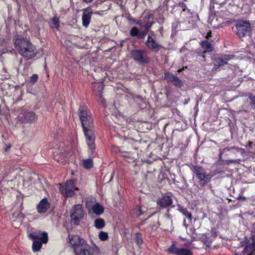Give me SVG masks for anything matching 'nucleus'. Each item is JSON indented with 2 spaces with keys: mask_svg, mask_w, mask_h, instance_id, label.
<instances>
[{
  "mask_svg": "<svg viewBox=\"0 0 255 255\" xmlns=\"http://www.w3.org/2000/svg\"><path fill=\"white\" fill-rule=\"evenodd\" d=\"M14 46L17 52L26 60L33 58L37 54L35 46L29 39L21 36L14 39Z\"/></svg>",
  "mask_w": 255,
  "mask_h": 255,
  "instance_id": "nucleus-1",
  "label": "nucleus"
},
{
  "mask_svg": "<svg viewBox=\"0 0 255 255\" xmlns=\"http://www.w3.org/2000/svg\"><path fill=\"white\" fill-rule=\"evenodd\" d=\"M193 172L195 175V185L199 189H202L209 183L213 176L200 166H193Z\"/></svg>",
  "mask_w": 255,
  "mask_h": 255,
  "instance_id": "nucleus-2",
  "label": "nucleus"
},
{
  "mask_svg": "<svg viewBox=\"0 0 255 255\" xmlns=\"http://www.w3.org/2000/svg\"><path fill=\"white\" fill-rule=\"evenodd\" d=\"M130 57L139 64L148 63L150 61L144 50L133 49L130 52Z\"/></svg>",
  "mask_w": 255,
  "mask_h": 255,
  "instance_id": "nucleus-3",
  "label": "nucleus"
},
{
  "mask_svg": "<svg viewBox=\"0 0 255 255\" xmlns=\"http://www.w3.org/2000/svg\"><path fill=\"white\" fill-rule=\"evenodd\" d=\"M59 185L60 193L67 197L72 196L74 194V191L78 190V188L75 187L74 182L72 180L67 181L65 186L61 184H59Z\"/></svg>",
  "mask_w": 255,
  "mask_h": 255,
  "instance_id": "nucleus-4",
  "label": "nucleus"
},
{
  "mask_svg": "<svg viewBox=\"0 0 255 255\" xmlns=\"http://www.w3.org/2000/svg\"><path fill=\"white\" fill-rule=\"evenodd\" d=\"M83 216L84 212L82 205H74L71 210L70 217L72 222L74 224L78 225Z\"/></svg>",
  "mask_w": 255,
  "mask_h": 255,
  "instance_id": "nucleus-5",
  "label": "nucleus"
},
{
  "mask_svg": "<svg viewBox=\"0 0 255 255\" xmlns=\"http://www.w3.org/2000/svg\"><path fill=\"white\" fill-rule=\"evenodd\" d=\"M237 34L240 37H244L250 33L251 24L249 21L239 20L236 24Z\"/></svg>",
  "mask_w": 255,
  "mask_h": 255,
  "instance_id": "nucleus-6",
  "label": "nucleus"
},
{
  "mask_svg": "<svg viewBox=\"0 0 255 255\" xmlns=\"http://www.w3.org/2000/svg\"><path fill=\"white\" fill-rule=\"evenodd\" d=\"M69 242L73 247L74 252L81 247L86 241L77 235H71L68 236Z\"/></svg>",
  "mask_w": 255,
  "mask_h": 255,
  "instance_id": "nucleus-7",
  "label": "nucleus"
},
{
  "mask_svg": "<svg viewBox=\"0 0 255 255\" xmlns=\"http://www.w3.org/2000/svg\"><path fill=\"white\" fill-rule=\"evenodd\" d=\"M153 34V32H151L150 34L148 35L147 39L145 42V44L151 51L157 52L160 50L161 45L154 40L152 36Z\"/></svg>",
  "mask_w": 255,
  "mask_h": 255,
  "instance_id": "nucleus-8",
  "label": "nucleus"
},
{
  "mask_svg": "<svg viewBox=\"0 0 255 255\" xmlns=\"http://www.w3.org/2000/svg\"><path fill=\"white\" fill-rule=\"evenodd\" d=\"M227 152H230L231 154L237 156L238 153H240L243 155L245 153V151L244 149L237 146H228L220 150L219 158H221L222 155Z\"/></svg>",
  "mask_w": 255,
  "mask_h": 255,
  "instance_id": "nucleus-9",
  "label": "nucleus"
},
{
  "mask_svg": "<svg viewBox=\"0 0 255 255\" xmlns=\"http://www.w3.org/2000/svg\"><path fill=\"white\" fill-rule=\"evenodd\" d=\"M28 237L33 241H41L43 244H45L48 241V235L46 232L40 231L32 232L29 234Z\"/></svg>",
  "mask_w": 255,
  "mask_h": 255,
  "instance_id": "nucleus-10",
  "label": "nucleus"
},
{
  "mask_svg": "<svg viewBox=\"0 0 255 255\" xmlns=\"http://www.w3.org/2000/svg\"><path fill=\"white\" fill-rule=\"evenodd\" d=\"M95 249H98L97 246H95L94 248L92 249L86 242L75 253L76 255H93V250Z\"/></svg>",
  "mask_w": 255,
  "mask_h": 255,
  "instance_id": "nucleus-11",
  "label": "nucleus"
},
{
  "mask_svg": "<svg viewBox=\"0 0 255 255\" xmlns=\"http://www.w3.org/2000/svg\"><path fill=\"white\" fill-rule=\"evenodd\" d=\"M17 119L20 123H32L36 119V116L32 112H26L19 115Z\"/></svg>",
  "mask_w": 255,
  "mask_h": 255,
  "instance_id": "nucleus-12",
  "label": "nucleus"
},
{
  "mask_svg": "<svg viewBox=\"0 0 255 255\" xmlns=\"http://www.w3.org/2000/svg\"><path fill=\"white\" fill-rule=\"evenodd\" d=\"M164 79L167 80V82L172 83L176 87H181L183 86L182 80L171 73H165Z\"/></svg>",
  "mask_w": 255,
  "mask_h": 255,
  "instance_id": "nucleus-13",
  "label": "nucleus"
},
{
  "mask_svg": "<svg viewBox=\"0 0 255 255\" xmlns=\"http://www.w3.org/2000/svg\"><path fill=\"white\" fill-rule=\"evenodd\" d=\"M93 12L91 7H88L83 9L82 17V25L85 27H87L91 21Z\"/></svg>",
  "mask_w": 255,
  "mask_h": 255,
  "instance_id": "nucleus-14",
  "label": "nucleus"
},
{
  "mask_svg": "<svg viewBox=\"0 0 255 255\" xmlns=\"http://www.w3.org/2000/svg\"><path fill=\"white\" fill-rule=\"evenodd\" d=\"M85 136L87 139V143L89 147L90 154L93 153L95 149V136L93 133L90 131L88 133L85 132Z\"/></svg>",
  "mask_w": 255,
  "mask_h": 255,
  "instance_id": "nucleus-15",
  "label": "nucleus"
},
{
  "mask_svg": "<svg viewBox=\"0 0 255 255\" xmlns=\"http://www.w3.org/2000/svg\"><path fill=\"white\" fill-rule=\"evenodd\" d=\"M233 57V55H225L222 57H217L215 58V65L218 67L224 66L227 64L228 61L232 59Z\"/></svg>",
  "mask_w": 255,
  "mask_h": 255,
  "instance_id": "nucleus-16",
  "label": "nucleus"
},
{
  "mask_svg": "<svg viewBox=\"0 0 255 255\" xmlns=\"http://www.w3.org/2000/svg\"><path fill=\"white\" fill-rule=\"evenodd\" d=\"M172 204V199L171 196L164 195L159 198L157 200V204L161 207L165 208Z\"/></svg>",
  "mask_w": 255,
  "mask_h": 255,
  "instance_id": "nucleus-17",
  "label": "nucleus"
},
{
  "mask_svg": "<svg viewBox=\"0 0 255 255\" xmlns=\"http://www.w3.org/2000/svg\"><path fill=\"white\" fill-rule=\"evenodd\" d=\"M81 123L84 134H85V132L86 131L88 133L90 131L92 133L94 132L93 120L91 116L89 117L87 120H85L84 122H81Z\"/></svg>",
  "mask_w": 255,
  "mask_h": 255,
  "instance_id": "nucleus-18",
  "label": "nucleus"
},
{
  "mask_svg": "<svg viewBox=\"0 0 255 255\" xmlns=\"http://www.w3.org/2000/svg\"><path fill=\"white\" fill-rule=\"evenodd\" d=\"M81 123L84 134H85V132L86 131L88 133L90 131L92 133L94 132L93 120L91 116L89 117L87 120H85L84 122H81Z\"/></svg>",
  "mask_w": 255,
  "mask_h": 255,
  "instance_id": "nucleus-19",
  "label": "nucleus"
},
{
  "mask_svg": "<svg viewBox=\"0 0 255 255\" xmlns=\"http://www.w3.org/2000/svg\"><path fill=\"white\" fill-rule=\"evenodd\" d=\"M49 203L46 198H44L38 203L37 206V209L38 213H45L49 207Z\"/></svg>",
  "mask_w": 255,
  "mask_h": 255,
  "instance_id": "nucleus-20",
  "label": "nucleus"
},
{
  "mask_svg": "<svg viewBox=\"0 0 255 255\" xmlns=\"http://www.w3.org/2000/svg\"><path fill=\"white\" fill-rule=\"evenodd\" d=\"M91 213H95L96 215H100L102 214L104 211V209L102 206L99 203L93 205Z\"/></svg>",
  "mask_w": 255,
  "mask_h": 255,
  "instance_id": "nucleus-21",
  "label": "nucleus"
},
{
  "mask_svg": "<svg viewBox=\"0 0 255 255\" xmlns=\"http://www.w3.org/2000/svg\"><path fill=\"white\" fill-rule=\"evenodd\" d=\"M79 116L81 122H84L85 120H87L90 117V116L88 115L87 111L81 109L79 110Z\"/></svg>",
  "mask_w": 255,
  "mask_h": 255,
  "instance_id": "nucleus-22",
  "label": "nucleus"
},
{
  "mask_svg": "<svg viewBox=\"0 0 255 255\" xmlns=\"http://www.w3.org/2000/svg\"><path fill=\"white\" fill-rule=\"evenodd\" d=\"M201 45L206 52H211L213 50L211 44L208 40L203 41L201 43Z\"/></svg>",
  "mask_w": 255,
  "mask_h": 255,
  "instance_id": "nucleus-23",
  "label": "nucleus"
},
{
  "mask_svg": "<svg viewBox=\"0 0 255 255\" xmlns=\"http://www.w3.org/2000/svg\"><path fill=\"white\" fill-rule=\"evenodd\" d=\"M42 243L41 241H33L32 244V250L34 252H37L40 250L42 247Z\"/></svg>",
  "mask_w": 255,
  "mask_h": 255,
  "instance_id": "nucleus-24",
  "label": "nucleus"
},
{
  "mask_svg": "<svg viewBox=\"0 0 255 255\" xmlns=\"http://www.w3.org/2000/svg\"><path fill=\"white\" fill-rule=\"evenodd\" d=\"M94 225L96 228L100 229L105 227V223L103 219L99 218L95 221Z\"/></svg>",
  "mask_w": 255,
  "mask_h": 255,
  "instance_id": "nucleus-25",
  "label": "nucleus"
},
{
  "mask_svg": "<svg viewBox=\"0 0 255 255\" xmlns=\"http://www.w3.org/2000/svg\"><path fill=\"white\" fill-rule=\"evenodd\" d=\"M180 248H178L174 243L168 249V252L171 254L177 255L178 252Z\"/></svg>",
  "mask_w": 255,
  "mask_h": 255,
  "instance_id": "nucleus-26",
  "label": "nucleus"
},
{
  "mask_svg": "<svg viewBox=\"0 0 255 255\" xmlns=\"http://www.w3.org/2000/svg\"><path fill=\"white\" fill-rule=\"evenodd\" d=\"M177 255H192V253L187 248H180Z\"/></svg>",
  "mask_w": 255,
  "mask_h": 255,
  "instance_id": "nucleus-27",
  "label": "nucleus"
},
{
  "mask_svg": "<svg viewBox=\"0 0 255 255\" xmlns=\"http://www.w3.org/2000/svg\"><path fill=\"white\" fill-rule=\"evenodd\" d=\"M180 211L181 213L189 220V222H191L192 219V216L188 210L185 208H182L181 209Z\"/></svg>",
  "mask_w": 255,
  "mask_h": 255,
  "instance_id": "nucleus-28",
  "label": "nucleus"
},
{
  "mask_svg": "<svg viewBox=\"0 0 255 255\" xmlns=\"http://www.w3.org/2000/svg\"><path fill=\"white\" fill-rule=\"evenodd\" d=\"M83 164L84 167L87 169H90L93 166V160L88 158L83 161Z\"/></svg>",
  "mask_w": 255,
  "mask_h": 255,
  "instance_id": "nucleus-29",
  "label": "nucleus"
},
{
  "mask_svg": "<svg viewBox=\"0 0 255 255\" xmlns=\"http://www.w3.org/2000/svg\"><path fill=\"white\" fill-rule=\"evenodd\" d=\"M135 242L136 244L138 246H140L142 244V239L141 237V235L139 233H137L135 234Z\"/></svg>",
  "mask_w": 255,
  "mask_h": 255,
  "instance_id": "nucleus-30",
  "label": "nucleus"
},
{
  "mask_svg": "<svg viewBox=\"0 0 255 255\" xmlns=\"http://www.w3.org/2000/svg\"><path fill=\"white\" fill-rule=\"evenodd\" d=\"M130 35L132 37H138L139 31L136 27H132L130 31H129Z\"/></svg>",
  "mask_w": 255,
  "mask_h": 255,
  "instance_id": "nucleus-31",
  "label": "nucleus"
},
{
  "mask_svg": "<svg viewBox=\"0 0 255 255\" xmlns=\"http://www.w3.org/2000/svg\"><path fill=\"white\" fill-rule=\"evenodd\" d=\"M99 239L102 241H106L108 238L107 233L104 232H101L99 235Z\"/></svg>",
  "mask_w": 255,
  "mask_h": 255,
  "instance_id": "nucleus-32",
  "label": "nucleus"
},
{
  "mask_svg": "<svg viewBox=\"0 0 255 255\" xmlns=\"http://www.w3.org/2000/svg\"><path fill=\"white\" fill-rule=\"evenodd\" d=\"M134 211H135L136 215L137 217L141 216L144 212V211L141 207H137L136 209H135Z\"/></svg>",
  "mask_w": 255,
  "mask_h": 255,
  "instance_id": "nucleus-33",
  "label": "nucleus"
},
{
  "mask_svg": "<svg viewBox=\"0 0 255 255\" xmlns=\"http://www.w3.org/2000/svg\"><path fill=\"white\" fill-rule=\"evenodd\" d=\"M148 32V30H143L141 32L138 33L137 38L139 39H143L146 35Z\"/></svg>",
  "mask_w": 255,
  "mask_h": 255,
  "instance_id": "nucleus-34",
  "label": "nucleus"
},
{
  "mask_svg": "<svg viewBox=\"0 0 255 255\" xmlns=\"http://www.w3.org/2000/svg\"><path fill=\"white\" fill-rule=\"evenodd\" d=\"M52 23L54 27L57 28L59 26V20L57 18L53 17L52 19Z\"/></svg>",
  "mask_w": 255,
  "mask_h": 255,
  "instance_id": "nucleus-35",
  "label": "nucleus"
},
{
  "mask_svg": "<svg viewBox=\"0 0 255 255\" xmlns=\"http://www.w3.org/2000/svg\"><path fill=\"white\" fill-rule=\"evenodd\" d=\"M38 78L37 74H33L30 77V82L32 84H34L37 82Z\"/></svg>",
  "mask_w": 255,
  "mask_h": 255,
  "instance_id": "nucleus-36",
  "label": "nucleus"
},
{
  "mask_svg": "<svg viewBox=\"0 0 255 255\" xmlns=\"http://www.w3.org/2000/svg\"><path fill=\"white\" fill-rule=\"evenodd\" d=\"M249 98L250 100V104L253 107L255 106V96L252 94L249 96Z\"/></svg>",
  "mask_w": 255,
  "mask_h": 255,
  "instance_id": "nucleus-37",
  "label": "nucleus"
},
{
  "mask_svg": "<svg viewBox=\"0 0 255 255\" xmlns=\"http://www.w3.org/2000/svg\"><path fill=\"white\" fill-rule=\"evenodd\" d=\"M93 206V205H92V204L91 202H88V201L86 202V208L88 209L89 212L90 213H92Z\"/></svg>",
  "mask_w": 255,
  "mask_h": 255,
  "instance_id": "nucleus-38",
  "label": "nucleus"
},
{
  "mask_svg": "<svg viewBox=\"0 0 255 255\" xmlns=\"http://www.w3.org/2000/svg\"><path fill=\"white\" fill-rule=\"evenodd\" d=\"M178 5L182 8V11H185L187 10L189 11V9L187 8V6L184 2H179Z\"/></svg>",
  "mask_w": 255,
  "mask_h": 255,
  "instance_id": "nucleus-39",
  "label": "nucleus"
},
{
  "mask_svg": "<svg viewBox=\"0 0 255 255\" xmlns=\"http://www.w3.org/2000/svg\"><path fill=\"white\" fill-rule=\"evenodd\" d=\"M238 162L237 160H227L226 161V163L227 164H229L230 163H236Z\"/></svg>",
  "mask_w": 255,
  "mask_h": 255,
  "instance_id": "nucleus-40",
  "label": "nucleus"
},
{
  "mask_svg": "<svg viewBox=\"0 0 255 255\" xmlns=\"http://www.w3.org/2000/svg\"><path fill=\"white\" fill-rule=\"evenodd\" d=\"M151 24H150L149 25L147 24H145L144 26V30H148V31H149V28L151 27Z\"/></svg>",
  "mask_w": 255,
  "mask_h": 255,
  "instance_id": "nucleus-41",
  "label": "nucleus"
},
{
  "mask_svg": "<svg viewBox=\"0 0 255 255\" xmlns=\"http://www.w3.org/2000/svg\"><path fill=\"white\" fill-rule=\"evenodd\" d=\"M96 85L99 88H101V90L103 89V86L102 84L98 83Z\"/></svg>",
  "mask_w": 255,
  "mask_h": 255,
  "instance_id": "nucleus-42",
  "label": "nucleus"
},
{
  "mask_svg": "<svg viewBox=\"0 0 255 255\" xmlns=\"http://www.w3.org/2000/svg\"><path fill=\"white\" fill-rule=\"evenodd\" d=\"M2 172L0 173V184L1 183V182L3 179L4 176L3 175V174H1Z\"/></svg>",
  "mask_w": 255,
  "mask_h": 255,
  "instance_id": "nucleus-43",
  "label": "nucleus"
},
{
  "mask_svg": "<svg viewBox=\"0 0 255 255\" xmlns=\"http://www.w3.org/2000/svg\"><path fill=\"white\" fill-rule=\"evenodd\" d=\"M212 36L211 35V32H208L206 36V38L207 39H209L210 37H211Z\"/></svg>",
  "mask_w": 255,
  "mask_h": 255,
  "instance_id": "nucleus-44",
  "label": "nucleus"
},
{
  "mask_svg": "<svg viewBox=\"0 0 255 255\" xmlns=\"http://www.w3.org/2000/svg\"><path fill=\"white\" fill-rule=\"evenodd\" d=\"M17 218H19V219H21V218H23V216L22 214L18 213L17 214Z\"/></svg>",
  "mask_w": 255,
  "mask_h": 255,
  "instance_id": "nucleus-45",
  "label": "nucleus"
},
{
  "mask_svg": "<svg viewBox=\"0 0 255 255\" xmlns=\"http://www.w3.org/2000/svg\"><path fill=\"white\" fill-rule=\"evenodd\" d=\"M83 0L87 3H89V2H91L93 0Z\"/></svg>",
  "mask_w": 255,
  "mask_h": 255,
  "instance_id": "nucleus-46",
  "label": "nucleus"
},
{
  "mask_svg": "<svg viewBox=\"0 0 255 255\" xmlns=\"http://www.w3.org/2000/svg\"><path fill=\"white\" fill-rule=\"evenodd\" d=\"M184 68H182V69H179L178 70V72H181L182 71V70H183Z\"/></svg>",
  "mask_w": 255,
  "mask_h": 255,
  "instance_id": "nucleus-47",
  "label": "nucleus"
},
{
  "mask_svg": "<svg viewBox=\"0 0 255 255\" xmlns=\"http://www.w3.org/2000/svg\"><path fill=\"white\" fill-rule=\"evenodd\" d=\"M184 225L186 227H187L188 225L186 224V223H185V220L184 221Z\"/></svg>",
  "mask_w": 255,
  "mask_h": 255,
  "instance_id": "nucleus-48",
  "label": "nucleus"
},
{
  "mask_svg": "<svg viewBox=\"0 0 255 255\" xmlns=\"http://www.w3.org/2000/svg\"><path fill=\"white\" fill-rule=\"evenodd\" d=\"M136 24H137V25H140V23L139 21H137L136 22Z\"/></svg>",
  "mask_w": 255,
  "mask_h": 255,
  "instance_id": "nucleus-49",
  "label": "nucleus"
},
{
  "mask_svg": "<svg viewBox=\"0 0 255 255\" xmlns=\"http://www.w3.org/2000/svg\"><path fill=\"white\" fill-rule=\"evenodd\" d=\"M96 13H97L98 14H101V13H100V12L99 11L96 12Z\"/></svg>",
  "mask_w": 255,
  "mask_h": 255,
  "instance_id": "nucleus-50",
  "label": "nucleus"
},
{
  "mask_svg": "<svg viewBox=\"0 0 255 255\" xmlns=\"http://www.w3.org/2000/svg\"><path fill=\"white\" fill-rule=\"evenodd\" d=\"M10 148V146L7 147L5 149V150H6L8 148Z\"/></svg>",
  "mask_w": 255,
  "mask_h": 255,
  "instance_id": "nucleus-51",
  "label": "nucleus"
},
{
  "mask_svg": "<svg viewBox=\"0 0 255 255\" xmlns=\"http://www.w3.org/2000/svg\"><path fill=\"white\" fill-rule=\"evenodd\" d=\"M100 97H102V96H101V94H100Z\"/></svg>",
  "mask_w": 255,
  "mask_h": 255,
  "instance_id": "nucleus-52",
  "label": "nucleus"
}]
</instances>
